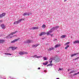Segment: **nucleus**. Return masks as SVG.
Returning <instances> with one entry per match:
<instances>
[{
	"label": "nucleus",
	"instance_id": "e433bc0d",
	"mask_svg": "<svg viewBox=\"0 0 79 79\" xmlns=\"http://www.w3.org/2000/svg\"><path fill=\"white\" fill-rule=\"evenodd\" d=\"M75 75H76V73H75V74H73V76H75Z\"/></svg>",
	"mask_w": 79,
	"mask_h": 79
},
{
	"label": "nucleus",
	"instance_id": "473e14b6",
	"mask_svg": "<svg viewBox=\"0 0 79 79\" xmlns=\"http://www.w3.org/2000/svg\"><path fill=\"white\" fill-rule=\"evenodd\" d=\"M47 71L46 70H44V73H47Z\"/></svg>",
	"mask_w": 79,
	"mask_h": 79
},
{
	"label": "nucleus",
	"instance_id": "2eb2a0df",
	"mask_svg": "<svg viewBox=\"0 0 79 79\" xmlns=\"http://www.w3.org/2000/svg\"><path fill=\"white\" fill-rule=\"evenodd\" d=\"M77 53H76L74 54H72L71 55V57H73V56H76L77 55Z\"/></svg>",
	"mask_w": 79,
	"mask_h": 79
},
{
	"label": "nucleus",
	"instance_id": "f03ea898",
	"mask_svg": "<svg viewBox=\"0 0 79 79\" xmlns=\"http://www.w3.org/2000/svg\"><path fill=\"white\" fill-rule=\"evenodd\" d=\"M24 19H19V20H18L17 22H15L14 23V24H19V23H21L22 21H24Z\"/></svg>",
	"mask_w": 79,
	"mask_h": 79
},
{
	"label": "nucleus",
	"instance_id": "423d86ee",
	"mask_svg": "<svg viewBox=\"0 0 79 79\" xmlns=\"http://www.w3.org/2000/svg\"><path fill=\"white\" fill-rule=\"evenodd\" d=\"M34 42V41L33 40H27V41H25V43L27 44V43H32Z\"/></svg>",
	"mask_w": 79,
	"mask_h": 79
},
{
	"label": "nucleus",
	"instance_id": "4c0bfd02",
	"mask_svg": "<svg viewBox=\"0 0 79 79\" xmlns=\"http://www.w3.org/2000/svg\"><path fill=\"white\" fill-rule=\"evenodd\" d=\"M2 20H0V23H2Z\"/></svg>",
	"mask_w": 79,
	"mask_h": 79
},
{
	"label": "nucleus",
	"instance_id": "58836bf2",
	"mask_svg": "<svg viewBox=\"0 0 79 79\" xmlns=\"http://www.w3.org/2000/svg\"><path fill=\"white\" fill-rule=\"evenodd\" d=\"M9 78H11V76H9Z\"/></svg>",
	"mask_w": 79,
	"mask_h": 79
},
{
	"label": "nucleus",
	"instance_id": "f704fd0d",
	"mask_svg": "<svg viewBox=\"0 0 79 79\" xmlns=\"http://www.w3.org/2000/svg\"><path fill=\"white\" fill-rule=\"evenodd\" d=\"M40 69V68L39 67V68H38V69Z\"/></svg>",
	"mask_w": 79,
	"mask_h": 79
},
{
	"label": "nucleus",
	"instance_id": "39448f33",
	"mask_svg": "<svg viewBox=\"0 0 79 79\" xmlns=\"http://www.w3.org/2000/svg\"><path fill=\"white\" fill-rule=\"evenodd\" d=\"M31 57H32L33 58H41L42 57V56H37V55H35L32 56Z\"/></svg>",
	"mask_w": 79,
	"mask_h": 79
},
{
	"label": "nucleus",
	"instance_id": "cd10ccee",
	"mask_svg": "<svg viewBox=\"0 0 79 79\" xmlns=\"http://www.w3.org/2000/svg\"><path fill=\"white\" fill-rule=\"evenodd\" d=\"M59 69L58 70V71H61V70H62L63 69L60 68H59Z\"/></svg>",
	"mask_w": 79,
	"mask_h": 79
},
{
	"label": "nucleus",
	"instance_id": "7ed1b4c3",
	"mask_svg": "<svg viewBox=\"0 0 79 79\" xmlns=\"http://www.w3.org/2000/svg\"><path fill=\"white\" fill-rule=\"evenodd\" d=\"M28 53L27 52H25L24 51L20 52H19V55H27L28 54Z\"/></svg>",
	"mask_w": 79,
	"mask_h": 79
},
{
	"label": "nucleus",
	"instance_id": "a211bd4d",
	"mask_svg": "<svg viewBox=\"0 0 79 79\" xmlns=\"http://www.w3.org/2000/svg\"><path fill=\"white\" fill-rule=\"evenodd\" d=\"M26 15H28V16H29V14L28 13H24L23 14V16H26Z\"/></svg>",
	"mask_w": 79,
	"mask_h": 79
},
{
	"label": "nucleus",
	"instance_id": "2f4dec72",
	"mask_svg": "<svg viewBox=\"0 0 79 79\" xmlns=\"http://www.w3.org/2000/svg\"><path fill=\"white\" fill-rule=\"evenodd\" d=\"M76 75H77V74H79V72H78V73H76Z\"/></svg>",
	"mask_w": 79,
	"mask_h": 79
},
{
	"label": "nucleus",
	"instance_id": "6e6552de",
	"mask_svg": "<svg viewBox=\"0 0 79 79\" xmlns=\"http://www.w3.org/2000/svg\"><path fill=\"white\" fill-rule=\"evenodd\" d=\"M19 39V38L18 39H16L14 40L13 41L11 42V43H15V42H17L18 40Z\"/></svg>",
	"mask_w": 79,
	"mask_h": 79
},
{
	"label": "nucleus",
	"instance_id": "bb28decb",
	"mask_svg": "<svg viewBox=\"0 0 79 79\" xmlns=\"http://www.w3.org/2000/svg\"><path fill=\"white\" fill-rule=\"evenodd\" d=\"M79 59V57H78L75 59H74V60H78V59Z\"/></svg>",
	"mask_w": 79,
	"mask_h": 79
},
{
	"label": "nucleus",
	"instance_id": "c9c22d12",
	"mask_svg": "<svg viewBox=\"0 0 79 79\" xmlns=\"http://www.w3.org/2000/svg\"><path fill=\"white\" fill-rule=\"evenodd\" d=\"M67 1V0H64V2H65Z\"/></svg>",
	"mask_w": 79,
	"mask_h": 79
},
{
	"label": "nucleus",
	"instance_id": "dca6fc26",
	"mask_svg": "<svg viewBox=\"0 0 79 79\" xmlns=\"http://www.w3.org/2000/svg\"><path fill=\"white\" fill-rule=\"evenodd\" d=\"M77 72V71L75 70H73L70 72V74H71V73H76Z\"/></svg>",
	"mask_w": 79,
	"mask_h": 79
},
{
	"label": "nucleus",
	"instance_id": "f8f14e48",
	"mask_svg": "<svg viewBox=\"0 0 79 79\" xmlns=\"http://www.w3.org/2000/svg\"><path fill=\"white\" fill-rule=\"evenodd\" d=\"M45 34L46 33L45 32H42L40 34V36H42L43 35H45Z\"/></svg>",
	"mask_w": 79,
	"mask_h": 79
},
{
	"label": "nucleus",
	"instance_id": "f3484780",
	"mask_svg": "<svg viewBox=\"0 0 79 79\" xmlns=\"http://www.w3.org/2000/svg\"><path fill=\"white\" fill-rule=\"evenodd\" d=\"M5 42L4 40H0V43L3 44Z\"/></svg>",
	"mask_w": 79,
	"mask_h": 79
},
{
	"label": "nucleus",
	"instance_id": "c85d7f7f",
	"mask_svg": "<svg viewBox=\"0 0 79 79\" xmlns=\"http://www.w3.org/2000/svg\"><path fill=\"white\" fill-rule=\"evenodd\" d=\"M70 43V42H68L66 43L65 44H66V45H68V44H69Z\"/></svg>",
	"mask_w": 79,
	"mask_h": 79
},
{
	"label": "nucleus",
	"instance_id": "393cba45",
	"mask_svg": "<svg viewBox=\"0 0 79 79\" xmlns=\"http://www.w3.org/2000/svg\"><path fill=\"white\" fill-rule=\"evenodd\" d=\"M52 65H53V64H48L47 65V66H52Z\"/></svg>",
	"mask_w": 79,
	"mask_h": 79
},
{
	"label": "nucleus",
	"instance_id": "9d476101",
	"mask_svg": "<svg viewBox=\"0 0 79 79\" xmlns=\"http://www.w3.org/2000/svg\"><path fill=\"white\" fill-rule=\"evenodd\" d=\"M39 29V27H34L31 28L32 30H34L35 29Z\"/></svg>",
	"mask_w": 79,
	"mask_h": 79
},
{
	"label": "nucleus",
	"instance_id": "ea45409f",
	"mask_svg": "<svg viewBox=\"0 0 79 79\" xmlns=\"http://www.w3.org/2000/svg\"><path fill=\"white\" fill-rule=\"evenodd\" d=\"M56 79H60L58 78H56Z\"/></svg>",
	"mask_w": 79,
	"mask_h": 79
},
{
	"label": "nucleus",
	"instance_id": "412c9836",
	"mask_svg": "<svg viewBox=\"0 0 79 79\" xmlns=\"http://www.w3.org/2000/svg\"><path fill=\"white\" fill-rule=\"evenodd\" d=\"M65 37H66V35H62L61 37H60V38L61 39H63L64 38H65Z\"/></svg>",
	"mask_w": 79,
	"mask_h": 79
},
{
	"label": "nucleus",
	"instance_id": "20e7f679",
	"mask_svg": "<svg viewBox=\"0 0 79 79\" xmlns=\"http://www.w3.org/2000/svg\"><path fill=\"white\" fill-rule=\"evenodd\" d=\"M18 31H15V32L11 33L9 34V35H8V36L7 37H8L9 38H10V39L11 38H12V36H10V35H13L14 34H15V33H16V32H17Z\"/></svg>",
	"mask_w": 79,
	"mask_h": 79
},
{
	"label": "nucleus",
	"instance_id": "c756f323",
	"mask_svg": "<svg viewBox=\"0 0 79 79\" xmlns=\"http://www.w3.org/2000/svg\"><path fill=\"white\" fill-rule=\"evenodd\" d=\"M47 58L45 57H44V60H47Z\"/></svg>",
	"mask_w": 79,
	"mask_h": 79
},
{
	"label": "nucleus",
	"instance_id": "72a5a7b5",
	"mask_svg": "<svg viewBox=\"0 0 79 79\" xmlns=\"http://www.w3.org/2000/svg\"><path fill=\"white\" fill-rule=\"evenodd\" d=\"M51 37H52V36H53V35H52V34H50Z\"/></svg>",
	"mask_w": 79,
	"mask_h": 79
},
{
	"label": "nucleus",
	"instance_id": "6ab92c4d",
	"mask_svg": "<svg viewBox=\"0 0 79 79\" xmlns=\"http://www.w3.org/2000/svg\"><path fill=\"white\" fill-rule=\"evenodd\" d=\"M38 45H39V44L33 45L32 46V47H34L35 48L36 47H37Z\"/></svg>",
	"mask_w": 79,
	"mask_h": 79
},
{
	"label": "nucleus",
	"instance_id": "ddd939ff",
	"mask_svg": "<svg viewBox=\"0 0 79 79\" xmlns=\"http://www.w3.org/2000/svg\"><path fill=\"white\" fill-rule=\"evenodd\" d=\"M73 44H79V40H77L74 41Z\"/></svg>",
	"mask_w": 79,
	"mask_h": 79
},
{
	"label": "nucleus",
	"instance_id": "b1692460",
	"mask_svg": "<svg viewBox=\"0 0 79 79\" xmlns=\"http://www.w3.org/2000/svg\"><path fill=\"white\" fill-rule=\"evenodd\" d=\"M69 47V45H67L66 47L65 48V49H66L67 48H68Z\"/></svg>",
	"mask_w": 79,
	"mask_h": 79
},
{
	"label": "nucleus",
	"instance_id": "7c9ffc66",
	"mask_svg": "<svg viewBox=\"0 0 79 79\" xmlns=\"http://www.w3.org/2000/svg\"><path fill=\"white\" fill-rule=\"evenodd\" d=\"M42 27H45V25L44 24L42 26Z\"/></svg>",
	"mask_w": 79,
	"mask_h": 79
},
{
	"label": "nucleus",
	"instance_id": "a878e982",
	"mask_svg": "<svg viewBox=\"0 0 79 79\" xmlns=\"http://www.w3.org/2000/svg\"><path fill=\"white\" fill-rule=\"evenodd\" d=\"M58 47V44L56 45L55 46V48H57Z\"/></svg>",
	"mask_w": 79,
	"mask_h": 79
},
{
	"label": "nucleus",
	"instance_id": "4be33fe9",
	"mask_svg": "<svg viewBox=\"0 0 79 79\" xmlns=\"http://www.w3.org/2000/svg\"><path fill=\"white\" fill-rule=\"evenodd\" d=\"M12 50H15V49H16V47H12L11 48Z\"/></svg>",
	"mask_w": 79,
	"mask_h": 79
},
{
	"label": "nucleus",
	"instance_id": "aec40b11",
	"mask_svg": "<svg viewBox=\"0 0 79 79\" xmlns=\"http://www.w3.org/2000/svg\"><path fill=\"white\" fill-rule=\"evenodd\" d=\"M52 60H53V59L52 58H51L49 60H51V61H49V62L50 63V64H52Z\"/></svg>",
	"mask_w": 79,
	"mask_h": 79
},
{
	"label": "nucleus",
	"instance_id": "1a4fd4ad",
	"mask_svg": "<svg viewBox=\"0 0 79 79\" xmlns=\"http://www.w3.org/2000/svg\"><path fill=\"white\" fill-rule=\"evenodd\" d=\"M54 49V47H51V48H49V49H48V51H52Z\"/></svg>",
	"mask_w": 79,
	"mask_h": 79
},
{
	"label": "nucleus",
	"instance_id": "5701e85b",
	"mask_svg": "<svg viewBox=\"0 0 79 79\" xmlns=\"http://www.w3.org/2000/svg\"><path fill=\"white\" fill-rule=\"evenodd\" d=\"M5 55H11V54L10 53H5Z\"/></svg>",
	"mask_w": 79,
	"mask_h": 79
},
{
	"label": "nucleus",
	"instance_id": "0eeeda50",
	"mask_svg": "<svg viewBox=\"0 0 79 79\" xmlns=\"http://www.w3.org/2000/svg\"><path fill=\"white\" fill-rule=\"evenodd\" d=\"M5 13H2V14L0 15V18H3V16H4L5 15Z\"/></svg>",
	"mask_w": 79,
	"mask_h": 79
},
{
	"label": "nucleus",
	"instance_id": "4468645a",
	"mask_svg": "<svg viewBox=\"0 0 79 79\" xmlns=\"http://www.w3.org/2000/svg\"><path fill=\"white\" fill-rule=\"evenodd\" d=\"M48 62L47 61L45 63H43V65H44V66H46V65H47V64H48Z\"/></svg>",
	"mask_w": 79,
	"mask_h": 79
},
{
	"label": "nucleus",
	"instance_id": "f257e3e1",
	"mask_svg": "<svg viewBox=\"0 0 79 79\" xmlns=\"http://www.w3.org/2000/svg\"><path fill=\"white\" fill-rule=\"evenodd\" d=\"M58 27H59V26H56V27H54L53 28H52L50 30L47 32V35H50V33H51V32H52L55 29H56V30L57 29H58Z\"/></svg>",
	"mask_w": 79,
	"mask_h": 79
},
{
	"label": "nucleus",
	"instance_id": "9b49d317",
	"mask_svg": "<svg viewBox=\"0 0 79 79\" xmlns=\"http://www.w3.org/2000/svg\"><path fill=\"white\" fill-rule=\"evenodd\" d=\"M1 27H2V29H5V26L4 24H1Z\"/></svg>",
	"mask_w": 79,
	"mask_h": 79
}]
</instances>
